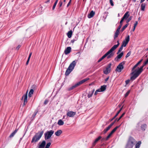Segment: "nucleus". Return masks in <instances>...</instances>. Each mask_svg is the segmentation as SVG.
Listing matches in <instances>:
<instances>
[{"label":"nucleus","instance_id":"obj_1","mask_svg":"<svg viewBox=\"0 0 148 148\" xmlns=\"http://www.w3.org/2000/svg\"><path fill=\"white\" fill-rule=\"evenodd\" d=\"M148 63V59L145 61L143 65L140 68L138 67V69L135 70L134 71L132 72L130 74L133 75L130 77V79L133 81L141 73L143 70V68L144 66Z\"/></svg>","mask_w":148,"mask_h":148},{"label":"nucleus","instance_id":"obj_2","mask_svg":"<svg viewBox=\"0 0 148 148\" xmlns=\"http://www.w3.org/2000/svg\"><path fill=\"white\" fill-rule=\"evenodd\" d=\"M119 40H118L117 42L118 44L116 45H114L111 49L108 51L100 59H99L98 61V62H99L103 59L105 58L109 55L110 53H112L114 50L119 46Z\"/></svg>","mask_w":148,"mask_h":148},{"label":"nucleus","instance_id":"obj_3","mask_svg":"<svg viewBox=\"0 0 148 148\" xmlns=\"http://www.w3.org/2000/svg\"><path fill=\"white\" fill-rule=\"evenodd\" d=\"M77 61V60H75L70 64L65 72V74L66 75H69L74 69Z\"/></svg>","mask_w":148,"mask_h":148},{"label":"nucleus","instance_id":"obj_4","mask_svg":"<svg viewBox=\"0 0 148 148\" xmlns=\"http://www.w3.org/2000/svg\"><path fill=\"white\" fill-rule=\"evenodd\" d=\"M44 133V131H42L39 132L33 136L31 141L32 143H36Z\"/></svg>","mask_w":148,"mask_h":148},{"label":"nucleus","instance_id":"obj_5","mask_svg":"<svg viewBox=\"0 0 148 148\" xmlns=\"http://www.w3.org/2000/svg\"><path fill=\"white\" fill-rule=\"evenodd\" d=\"M135 140L132 137H130L126 144L125 148H132Z\"/></svg>","mask_w":148,"mask_h":148},{"label":"nucleus","instance_id":"obj_6","mask_svg":"<svg viewBox=\"0 0 148 148\" xmlns=\"http://www.w3.org/2000/svg\"><path fill=\"white\" fill-rule=\"evenodd\" d=\"M54 133V131L51 130L46 132L45 134V140L49 139Z\"/></svg>","mask_w":148,"mask_h":148},{"label":"nucleus","instance_id":"obj_7","mask_svg":"<svg viewBox=\"0 0 148 148\" xmlns=\"http://www.w3.org/2000/svg\"><path fill=\"white\" fill-rule=\"evenodd\" d=\"M125 62H123L120 63L117 67L116 71L118 72H121L124 68L123 65L125 64Z\"/></svg>","mask_w":148,"mask_h":148},{"label":"nucleus","instance_id":"obj_8","mask_svg":"<svg viewBox=\"0 0 148 148\" xmlns=\"http://www.w3.org/2000/svg\"><path fill=\"white\" fill-rule=\"evenodd\" d=\"M111 65L112 64L111 63H110L108 65L106 70L103 71V73L104 74H108L110 73L111 70Z\"/></svg>","mask_w":148,"mask_h":148},{"label":"nucleus","instance_id":"obj_9","mask_svg":"<svg viewBox=\"0 0 148 148\" xmlns=\"http://www.w3.org/2000/svg\"><path fill=\"white\" fill-rule=\"evenodd\" d=\"M27 92L26 94L24 95L21 99L22 100H23V98H24V100H23V105H25L27 102Z\"/></svg>","mask_w":148,"mask_h":148},{"label":"nucleus","instance_id":"obj_10","mask_svg":"<svg viewBox=\"0 0 148 148\" xmlns=\"http://www.w3.org/2000/svg\"><path fill=\"white\" fill-rule=\"evenodd\" d=\"M76 114V112L72 111H69L67 113V115L69 117H73Z\"/></svg>","mask_w":148,"mask_h":148},{"label":"nucleus","instance_id":"obj_11","mask_svg":"<svg viewBox=\"0 0 148 148\" xmlns=\"http://www.w3.org/2000/svg\"><path fill=\"white\" fill-rule=\"evenodd\" d=\"M71 50V47H68L64 50V53L65 55H67L70 53Z\"/></svg>","mask_w":148,"mask_h":148},{"label":"nucleus","instance_id":"obj_12","mask_svg":"<svg viewBox=\"0 0 148 148\" xmlns=\"http://www.w3.org/2000/svg\"><path fill=\"white\" fill-rule=\"evenodd\" d=\"M46 143L45 140L43 141L39 145L38 148H44Z\"/></svg>","mask_w":148,"mask_h":148},{"label":"nucleus","instance_id":"obj_13","mask_svg":"<svg viewBox=\"0 0 148 148\" xmlns=\"http://www.w3.org/2000/svg\"><path fill=\"white\" fill-rule=\"evenodd\" d=\"M89 79V78H86L80 81L79 82H78L77 83V85L78 86L80 85L83 84L84 82H86V81H87L88 79Z\"/></svg>","mask_w":148,"mask_h":148},{"label":"nucleus","instance_id":"obj_14","mask_svg":"<svg viewBox=\"0 0 148 148\" xmlns=\"http://www.w3.org/2000/svg\"><path fill=\"white\" fill-rule=\"evenodd\" d=\"M102 138L101 136H99L94 141V142L92 143V145L93 147L96 144L97 142L101 138Z\"/></svg>","mask_w":148,"mask_h":148},{"label":"nucleus","instance_id":"obj_15","mask_svg":"<svg viewBox=\"0 0 148 148\" xmlns=\"http://www.w3.org/2000/svg\"><path fill=\"white\" fill-rule=\"evenodd\" d=\"M95 14V12L93 11H91L90 13L88 15V17L89 18H91L93 17Z\"/></svg>","mask_w":148,"mask_h":148},{"label":"nucleus","instance_id":"obj_16","mask_svg":"<svg viewBox=\"0 0 148 148\" xmlns=\"http://www.w3.org/2000/svg\"><path fill=\"white\" fill-rule=\"evenodd\" d=\"M123 54V52H121L120 54L117 56V57L115 58V60L116 61H117L118 59H120L121 58Z\"/></svg>","mask_w":148,"mask_h":148},{"label":"nucleus","instance_id":"obj_17","mask_svg":"<svg viewBox=\"0 0 148 148\" xmlns=\"http://www.w3.org/2000/svg\"><path fill=\"white\" fill-rule=\"evenodd\" d=\"M129 16L130 15L129 14V12H127L125 13L123 18L124 19H126L129 17Z\"/></svg>","mask_w":148,"mask_h":148},{"label":"nucleus","instance_id":"obj_18","mask_svg":"<svg viewBox=\"0 0 148 148\" xmlns=\"http://www.w3.org/2000/svg\"><path fill=\"white\" fill-rule=\"evenodd\" d=\"M94 91H95V90L93 89L91 91H90L89 92L88 94V96H87L88 98H90L92 96V95L93 94V93H94Z\"/></svg>","mask_w":148,"mask_h":148},{"label":"nucleus","instance_id":"obj_19","mask_svg":"<svg viewBox=\"0 0 148 148\" xmlns=\"http://www.w3.org/2000/svg\"><path fill=\"white\" fill-rule=\"evenodd\" d=\"M62 133L61 130H58L55 133V134L57 136H59Z\"/></svg>","mask_w":148,"mask_h":148},{"label":"nucleus","instance_id":"obj_20","mask_svg":"<svg viewBox=\"0 0 148 148\" xmlns=\"http://www.w3.org/2000/svg\"><path fill=\"white\" fill-rule=\"evenodd\" d=\"M146 4L145 3H143L140 6L141 9L142 11H144L145 10Z\"/></svg>","mask_w":148,"mask_h":148},{"label":"nucleus","instance_id":"obj_21","mask_svg":"<svg viewBox=\"0 0 148 148\" xmlns=\"http://www.w3.org/2000/svg\"><path fill=\"white\" fill-rule=\"evenodd\" d=\"M18 130L16 129L9 136V137L11 138L13 137L17 132Z\"/></svg>","mask_w":148,"mask_h":148},{"label":"nucleus","instance_id":"obj_22","mask_svg":"<svg viewBox=\"0 0 148 148\" xmlns=\"http://www.w3.org/2000/svg\"><path fill=\"white\" fill-rule=\"evenodd\" d=\"M119 31H118V30H116L114 36V39H115L116 38L118 37V35H119Z\"/></svg>","mask_w":148,"mask_h":148},{"label":"nucleus","instance_id":"obj_23","mask_svg":"<svg viewBox=\"0 0 148 148\" xmlns=\"http://www.w3.org/2000/svg\"><path fill=\"white\" fill-rule=\"evenodd\" d=\"M106 85H103L101 86V88H100L101 90V91L103 92L106 89Z\"/></svg>","mask_w":148,"mask_h":148},{"label":"nucleus","instance_id":"obj_24","mask_svg":"<svg viewBox=\"0 0 148 148\" xmlns=\"http://www.w3.org/2000/svg\"><path fill=\"white\" fill-rule=\"evenodd\" d=\"M130 40V36H127L125 38V40L123 41L125 43L127 44Z\"/></svg>","mask_w":148,"mask_h":148},{"label":"nucleus","instance_id":"obj_25","mask_svg":"<svg viewBox=\"0 0 148 148\" xmlns=\"http://www.w3.org/2000/svg\"><path fill=\"white\" fill-rule=\"evenodd\" d=\"M72 31L71 30H70L67 33V35L68 37L69 38H70L71 37L72 34Z\"/></svg>","mask_w":148,"mask_h":148},{"label":"nucleus","instance_id":"obj_26","mask_svg":"<svg viewBox=\"0 0 148 148\" xmlns=\"http://www.w3.org/2000/svg\"><path fill=\"white\" fill-rule=\"evenodd\" d=\"M123 106L120 108V110L118 111L117 114H116L115 115V116L111 120V121H112L114 119H115L118 115V114L122 110V108H123Z\"/></svg>","mask_w":148,"mask_h":148},{"label":"nucleus","instance_id":"obj_27","mask_svg":"<svg viewBox=\"0 0 148 148\" xmlns=\"http://www.w3.org/2000/svg\"><path fill=\"white\" fill-rule=\"evenodd\" d=\"M34 92V90L33 89H31L30 90L28 94V97H31L32 95L33 94Z\"/></svg>","mask_w":148,"mask_h":148},{"label":"nucleus","instance_id":"obj_28","mask_svg":"<svg viewBox=\"0 0 148 148\" xmlns=\"http://www.w3.org/2000/svg\"><path fill=\"white\" fill-rule=\"evenodd\" d=\"M78 86L77 85V84L76 83V84H75L73 86L71 87H70L69 88L68 90H73L74 88H75L77 87Z\"/></svg>","mask_w":148,"mask_h":148},{"label":"nucleus","instance_id":"obj_29","mask_svg":"<svg viewBox=\"0 0 148 148\" xmlns=\"http://www.w3.org/2000/svg\"><path fill=\"white\" fill-rule=\"evenodd\" d=\"M64 124V122L61 119L59 120L58 122V124L59 125H63Z\"/></svg>","mask_w":148,"mask_h":148},{"label":"nucleus","instance_id":"obj_30","mask_svg":"<svg viewBox=\"0 0 148 148\" xmlns=\"http://www.w3.org/2000/svg\"><path fill=\"white\" fill-rule=\"evenodd\" d=\"M146 127V125L145 124H143L141 126V129L143 131H144L145 130Z\"/></svg>","mask_w":148,"mask_h":148},{"label":"nucleus","instance_id":"obj_31","mask_svg":"<svg viewBox=\"0 0 148 148\" xmlns=\"http://www.w3.org/2000/svg\"><path fill=\"white\" fill-rule=\"evenodd\" d=\"M141 143V141H139L135 145V148H139Z\"/></svg>","mask_w":148,"mask_h":148},{"label":"nucleus","instance_id":"obj_32","mask_svg":"<svg viewBox=\"0 0 148 148\" xmlns=\"http://www.w3.org/2000/svg\"><path fill=\"white\" fill-rule=\"evenodd\" d=\"M121 125H119V126H117L115 127L111 132L112 134H113L114 132H115V131Z\"/></svg>","mask_w":148,"mask_h":148},{"label":"nucleus","instance_id":"obj_33","mask_svg":"<svg viewBox=\"0 0 148 148\" xmlns=\"http://www.w3.org/2000/svg\"><path fill=\"white\" fill-rule=\"evenodd\" d=\"M32 53H30L29 56L28 58V59H27V62L26 63V65H27L28 64V63H29L30 59V57H31V56L32 55Z\"/></svg>","mask_w":148,"mask_h":148},{"label":"nucleus","instance_id":"obj_34","mask_svg":"<svg viewBox=\"0 0 148 148\" xmlns=\"http://www.w3.org/2000/svg\"><path fill=\"white\" fill-rule=\"evenodd\" d=\"M128 23H127V24H126L125 25L123 26L122 28L121 29V31L122 32L123 31L124 29L128 26Z\"/></svg>","mask_w":148,"mask_h":148},{"label":"nucleus","instance_id":"obj_35","mask_svg":"<svg viewBox=\"0 0 148 148\" xmlns=\"http://www.w3.org/2000/svg\"><path fill=\"white\" fill-rule=\"evenodd\" d=\"M110 128L111 127L109 125L107 128H106L103 130L104 133H106L107 132V131H108L110 129Z\"/></svg>","mask_w":148,"mask_h":148},{"label":"nucleus","instance_id":"obj_36","mask_svg":"<svg viewBox=\"0 0 148 148\" xmlns=\"http://www.w3.org/2000/svg\"><path fill=\"white\" fill-rule=\"evenodd\" d=\"M123 46H121V47L119 49L117 53V54H118L123 49Z\"/></svg>","mask_w":148,"mask_h":148},{"label":"nucleus","instance_id":"obj_37","mask_svg":"<svg viewBox=\"0 0 148 148\" xmlns=\"http://www.w3.org/2000/svg\"><path fill=\"white\" fill-rule=\"evenodd\" d=\"M113 55L112 53H110V54H109V55L107 56V58L109 59L111 58L113 56Z\"/></svg>","mask_w":148,"mask_h":148},{"label":"nucleus","instance_id":"obj_38","mask_svg":"<svg viewBox=\"0 0 148 148\" xmlns=\"http://www.w3.org/2000/svg\"><path fill=\"white\" fill-rule=\"evenodd\" d=\"M58 0H56V1L55 2L54 4V5L53 7V8H52V9L53 10H54L55 9V8L56 6V5L58 3Z\"/></svg>","mask_w":148,"mask_h":148},{"label":"nucleus","instance_id":"obj_39","mask_svg":"<svg viewBox=\"0 0 148 148\" xmlns=\"http://www.w3.org/2000/svg\"><path fill=\"white\" fill-rule=\"evenodd\" d=\"M102 92L101 91V90L100 89H99L97 90H96V91L95 92V93L94 94L95 95H96L98 92Z\"/></svg>","mask_w":148,"mask_h":148},{"label":"nucleus","instance_id":"obj_40","mask_svg":"<svg viewBox=\"0 0 148 148\" xmlns=\"http://www.w3.org/2000/svg\"><path fill=\"white\" fill-rule=\"evenodd\" d=\"M51 145V143L50 142L48 143L45 147V148H49Z\"/></svg>","mask_w":148,"mask_h":148},{"label":"nucleus","instance_id":"obj_41","mask_svg":"<svg viewBox=\"0 0 148 148\" xmlns=\"http://www.w3.org/2000/svg\"><path fill=\"white\" fill-rule=\"evenodd\" d=\"M112 134H113L111 132L106 137V140H108L110 138V136L112 135Z\"/></svg>","mask_w":148,"mask_h":148},{"label":"nucleus","instance_id":"obj_42","mask_svg":"<svg viewBox=\"0 0 148 148\" xmlns=\"http://www.w3.org/2000/svg\"><path fill=\"white\" fill-rule=\"evenodd\" d=\"M136 64L133 67L132 69V72H133L135 70H134L138 66Z\"/></svg>","mask_w":148,"mask_h":148},{"label":"nucleus","instance_id":"obj_43","mask_svg":"<svg viewBox=\"0 0 148 148\" xmlns=\"http://www.w3.org/2000/svg\"><path fill=\"white\" fill-rule=\"evenodd\" d=\"M132 16H131L129 18H128L127 20L126 21V23H128L129 22H130L131 20L132 19Z\"/></svg>","mask_w":148,"mask_h":148},{"label":"nucleus","instance_id":"obj_44","mask_svg":"<svg viewBox=\"0 0 148 148\" xmlns=\"http://www.w3.org/2000/svg\"><path fill=\"white\" fill-rule=\"evenodd\" d=\"M130 90H129L125 94V97H127L128 96V95H129V93H130Z\"/></svg>","mask_w":148,"mask_h":148},{"label":"nucleus","instance_id":"obj_45","mask_svg":"<svg viewBox=\"0 0 148 148\" xmlns=\"http://www.w3.org/2000/svg\"><path fill=\"white\" fill-rule=\"evenodd\" d=\"M131 51H129L127 54L126 56H125V57L126 58H127V57H128L131 54Z\"/></svg>","mask_w":148,"mask_h":148},{"label":"nucleus","instance_id":"obj_46","mask_svg":"<svg viewBox=\"0 0 148 148\" xmlns=\"http://www.w3.org/2000/svg\"><path fill=\"white\" fill-rule=\"evenodd\" d=\"M125 113L124 112L123 113L122 115L117 120V121H118L125 114Z\"/></svg>","mask_w":148,"mask_h":148},{"label":"nucleus","instance_id":"obj_47","mask_svg":"<svg viewBox=\"0 0 148 148\" xmlns=\"http://www.w3.org/2000/svg\"><path fill=\"white\" fill-rule=\"evenodd\" d=\"M38 111H35L34 112V113L33 114V115L32 116V117H33V118H34L35 117V116L36 115L37 112H38Z\"/></svg>","mask_w":148,"mask_h":148},{"label":"nucleus","instance_id":"obj_48","mask_svg":"<svg viewBox=\"0 0 148 148\" xmlns=\"http://www.w3.org/2000/svg\"><path fill=\"white\" fill-rule=\"evenodd\" d=\"M122 24H120L118 26V27L117 29V30H118V31H119L121 27H122Z\"/></svg>","mask_w":148,"mask_h":148},{"label":"nucleus","instance_id":"obj_49","mask_svg":"<svg viewBox=\"0 0 148 148\" xmlns=\"http://www.w3.org/2000/svg\"><path fill=\"white\" fill-rule=\"evenodd\" d=\"M127 45V44H126L125 42L123 41L121 46H123V47H125Z\"/></svg>","mask_w":148,"mask_h":148},{"label":"nucleus","instance_id":"obj_50","mask_svg":"<svg viewBox=\"0 0 148 148\" xmlns=\"http://www.w3.org/2000/svg\"><path fill=\"white\" fill-rule=\"evenodd\" d=\"M125 19L122 18H121V20L120 22V24H122V22H123V20H124Z\"/></svg>","mask_w":148,"mask_h":148},{"label":"nucleus","instance_id":"obj_51","mask_svg":"<svg viewBox=\"0 0 148 148\" xmlns=\"http://www.w3.org/2000/svg\"><path fill=\"white\" fill-rule=\"evenodd\" d=\"M143 59H141L137 63H136V64L138 65H139L141 63V62L143 61Z\"/></svg>","mask_w":148,"mask_h":148},{"label":"nucleus","instance_id":"obj_52","mask_svg":"<svg viewBox=\"0 0 148 148\" xmlns=\"http://www.w3.org/2000/svg\"><path fill=\"white\" fill-rule=\"evenodd\" d=\"M116 120V119L115 120V121L114 122L112 123L110 125H109V126L111 127L114 125V123H115V122Z\"/></svg>","mask_w":148,"mask_h":148},{"label":"nucleus","instance_id":"obj_53","mask_svg":"<svg viewBox=\"0 0 148 148\" xmlns=\"http://www.w3.org/2000/svg\"><path fill=\"white\" fill-rule=\"evenodd\" d=\"M130 80L129 79H128L127 80H126V81H125V83H126V85L128 84L129 82H130Z\"/></svg>","mask_w":148,"mask_h":148},{"label":"nucleus","instance_id":"obj_54","mask_svg":"<svg viewBox=\"0 0 148 148\" xmlns=\"http://www.w3.org/2000/svg\"><path fill=\"white\" fill-rule=\"evenodd\" d=\"M110 3L111 4V5L112 6H113L114 5V4L113 3L112 0H110Z\"/></svg>","mask_w":148,"mask_h":148},{"label":"nucleus","instance_id":"obj_55","mask_svg":"<svg viewBox=\"0 0 148 148\" xmlns=\"http://www.w3.org/2000/svg\"><path fill=\"white\" fill-rule=\"evenodd\" d=\"M137 24H138V22L137 21H136V22L134 24V27H136V26L137 25Z\"/></svg>","mask_w":148,"mask_h":148},{"label":"nucleus","instance_id":"obj_56","mask_svg":"<svg viewBox=\"0 0 148 148\" xmlns=\"http://www.w3.org/2000/svg\"><path fill=\"white\" fill-rule=\"evenodd\" d=\"M48 100H45V101H44V104H46L47 103H48Z\"/></svg>","mask_w":148,"mask_h":148},{"label":"nucleus","instance_id":"obj_57","mask_svg":"<svg viewBox=\"0 0 148 148\" xmlns=\"http://www.w3.org/2000/svg\"><path fill=\"white\" fill-rule=\"evenodd\" d=\"M106 138H103L101 140L102 141H103V140L106 141L108 140H106Z\"/></svg>","mask_w":148,"mask_h":148},{"label":"nucleus","instance_id":"obj_58","mask_svg":"<svg viewBox=\"0 0 148 148\" xmlns=\"http://www.w3.org/2000/svg\"><path fill=\"white\" fill-rule=\"evenodd\" d=\"M71 0H70L69 2L68 3V4L67 5V7H68L69 5H70L71 2Z\"/></svg>","mask_w":148,"mask_h":148},{"label":"nucleus","instance_id":"obj_59","mask_svg":"<svg viewBox=\"0 0 148 148\" xmlns=\"http://www.w3.org/2000/svg\"><path fill=\"white\" fill-rule=\"evenodd\" d=\"M20 47H21V46L20 45H18V46L16 48L17 49V50H18L19 48H20Z\"/></svg>","mask_w":148,"mask_h":148},{"label":"nucleus","instance_id":"obj_60","mask_svg":"<svg viewBox=\"0 0 148 148\" xmlns=\"http://www.w3.org/2000/svg\"><path fill=\"white\" fill-rule=\"evenodd\" d=\"M60 6L61 7L62 5V3L61 1H60Z\"/></svg>","mask_w":148,"mask_h":148},{"label":"nucleus","instance_id":"obj_61","mask_svg":"<svg viewBox=\"0 0 148 148\" xmlns=\"http://www.w3.org/2000/svg\"><path fill=\"white\" fill-rule=\"evenodd\" d=\"M109 78V77H108L107 78H106L105 80V81L106 82L108 81V79Z\"/></svg>","mask_w":148,"mask_h":148},{"label":"nucleus","instance_id":"obj_62","mask_svg":"<svg viewBox=\"0 0 148 148\" xmlns=\"http://www.w3.org/2000/svg\"><path fill=\"white\" fill-rule=\"evenodd\" d=\"M140 125V123H138L137 125V127H139V126Z\"/></svg>","mask_w":148,"mask_h":148},{"label":"nucleus","instance_id":"obj_63","mask_svg":"<svg viewBox=\"0 0 148 148\" xmlns=\"http://www.w3.org/2000/svg\"><path fill=\"white\" fill-rule=\"evenodd\" d=\"M145 1V0H141L140 1V3H143V2H144V1Z\"/></svg>","mask_w":148,"mask_h":148},{"label":"nucleus","instance_id":"obj_64","mask_svg":"<svg viewBox=\"0 0 148 148\" xmlns=\"http://www.w3.org/2000/svg\"><path fill=\"white\" fill-rule=\"evenodd\" d=\"M135 28H136V27H134V28L133 29V31H134L135 30Z\"/></svg>","mask_w":148,"mask_h":148}]
</instances>
